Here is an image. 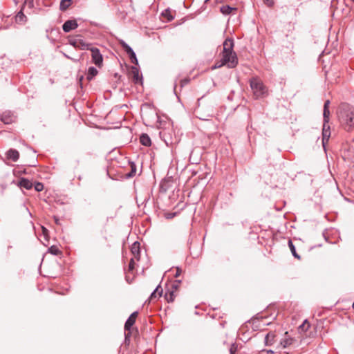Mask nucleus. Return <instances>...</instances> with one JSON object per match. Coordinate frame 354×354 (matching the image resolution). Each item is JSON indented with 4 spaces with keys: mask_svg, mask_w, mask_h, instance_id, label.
<instances>
[{
    "mask_svg": "<svg viewBox=\"0 0 354 354\" xmlns=\"http://www.w3.org/2000/svg\"><path fill=\"white\" fill-rule=\"evenodd\" d=\"M238 64L237 57L235 53H223V58L219 62H216L213 68H218L224 65L229 68H234Z\"/></svg>",
    "mask_w": 354,
    "mask_h": 354,
    "instance_id": "obj_1",
    "label": "nucleus"
},
{
    "mask_svg": "<svg viewBox=\"0 0 354 354\" xmlns=\"http://www.w3.org/2000/svg\"><path fill=\"white\" fill-rule=\"evenodd\" d=\"M339 120L345 130L351 131L354 127V109H350L347 111L342 113Z\"/></svg>",
    "mask_w": 354,
    "mask_h": 354,
    "instance_id": "obj_2",
    "label": "nucleus"
},
{
    "mask_svg": "<svg viewBox=\"0 0 354 354\" xmlns=\"http://www.w3.org/2000/svg\"><path fill=\"white\" fill-rule=\"evenodd\" d=\"M250 87L256 98L263 97L267 95V89L263 82L257 78H253L250 81Z\"/></svg>",
    "mask_w": 354,
    "mask_h": 354,
    "instance_id": "obj_3",
    "label": "nucleus"
},
{
    "mask_svg": "<svg viewBox=\"0 0 354 354\" xmlns=\"http://www.w3.org/2000/svg\"><path fill=\"white\" fill-rule=\"evenodd\" d=\"M91 57L93 62L98 67L102 66L103 57L100 50L97 48H91Z\"/></svg>",
    "mask_w": 354,
    "mask_h": 354,
    "instance_id": "obj_4",
    "label": "nucleus"
},
{
    "mask_svg": "<svg viewBox=\"0 0 354 354\" xmlns=\"http://www.w3.org/2000/svg\"><path fill=\"white\" fill-rule=\"evenodd\" d=\"M138 312H133L127 319L124 324V330L130 331L131 326L135 324L138 317ZM130 332L126 334V339L128 338Z\"/></svg>",
    "mask_w": 354,
    "mask_h": 354,
    "instance_id": "obj_5",
    "label": "nucleus"
},
{
    "mask_svg": "<svg viewBox=\"0 0 354 354\" xmlns=\"http://www.w3.org/2000/svg\"><path fill=\"white\" fill-rule=\"evenodd\" d=\"M68 44L73 46L74 48L85 49L87 44L84 43L80 39H74L68 36Z\"/></svg>",
    "mask_w": 354,
    "mask_h": 354,
    "instance_id": "obj_6",
    "label": "nucleus"
},
{
    "mask_svg": "<svg viewBox=\"0 0 354 354\" xmlns=\"http://www.w3.org/2000/svg\"><path fill=\"white\" fill-rule=\"evenodd\" d=\"M196 113L201 120H207L209 117L212 116L213 110L212 108H210L208 111V113L207 114H204L203 108L198 106L196 109Z\"/></svg>",
    "mask_w": 354,
    "mask_h": 354,
    "instance_id": "obj_7",
    "label": "nucleus"
},
{
    "mask_svg": "<svg viewBox=\"0 0 354 354\" xmlns=\"http://www.w3.org/2000/svg\"><path fill=\"white\" fill-rule=\"evenodd\" d=\"M330 136V127L327 124H324L322 131V144L324 147L328 142Z\"/></svg>",
    "mask_w": 354,
    "mask_h": 354,
    "instance_id": "obj_8",
    "label": "nucleus"
},
{
    "mask_svg": "<svg viewBox=\"0 0 354 354\" xmlns=\"http://www.w3.org/2000/svg\"><path fill=\"white\" fill-rule=\"evenodd\" d=\"M234 41L231 39H226L223 42V53H234L233 51Z\"/></svg>",
    "mask_w": 354,
    "mask_h": 354,
    "instance_id": "obj_9",
    "label": "nucleus"
},
{
    "mask_svg": "<svg viewBox=\"0 0 354 354\" xmlns=\"http://www.w3.org/2000/svg\"><path fill=\"white\" fill-rule=\"evenodd\" d=\"M237 8L236 7L230 6L228 5H223L220 8L221 12L224 15L234 14Z\"/></svg>",
    "mask_w": 354,
    "mask_h": 354,
    "instance_id": "obj_10",
    "label": "nucleus"
},
{
    "mask_svg": "<svg viewBox=\"0 0 354 354\" xmlns=\"http://www.w3.org/2000/svg\"><path fill=\"white\" fill-rule=\"evenodd\" d=\"M6 157L8 159L16 162L18 160L19 158V153L16 149H10L9 151H7Z\"/></svg>",
    "mask_w": 354,
    "mask_h": 354,
    "instance_id": "obj_11",
    "label": "nucleus"
},
{
    "mask_svg": "<svg viewBox=\"0 0 354 354\" xmlns=\"http://www.w3.org/2000/svg\"><path fill=\"white\" fill-rule=\"evenodd\" d=\"M1 120L5 124H10L15 121V117L10 112H5L1 115Z\"/></svg>",
    "mask_w": 354,
    "mask_h": 354,
    "instance_id": "obj_12",
    "label": "nucleus"
},
{
    "mask_svg": "<svg viewBox=\"0 0 354 354\" xmlns=\"http://www.w3.org/2000/svg\"><path fill=\"white\" fill-rule=\"evenodd\" d=\"M295 342V339L288 336V333L286 332L284 334V337L281 340V344L283 348H286L290 345L292 344Z\"/></svg>",
    "mask_w": 354,
    "mask_h": 354,
    "instance_id": "obj_13",
    "label": "nucleus"
},
{
    "mask_svg": "<svg viewBox=\"0 0 354 354\" xmlns=\"http://www.w3.org/2000/svg\"><path fill=\"white\" fill-rule=\"evenodd\" d=\"M18 185L20 187L24 188L27 190H29L32 187V183H31V181H30L28 179L24 178H22L20 179V180L19 181Z\"/></svg>",
    "mask_w": 354,
    "mask_h": 354,
    "instance_id": "obj_14",
    "label": "nucleus"
},
{
    "mask_svg": "<svg viewBox=\"0 0 354 354\" xmlns=\"http://www.w3.org/2000/svg\"><path fill=\"white\" fill-rule=\"evenodd\" d=\"M131 252L133 255V258L138 260L140 258V243L135 242L131 248Z\"/></svg>",
    "mask_w": 354,
    "mask_h": 354,
    "instance_id": "obj_15",
    "label": "nucleus"
},
{
    "mask_svg": "<svg viewBox=\"0 0 354 354\" xmlns=\"http://www.w3.org/2000/svg\"><path fill=\"white\" fill-rule=\"evenodd\" d=\"M140 141L144 146L149 147L151 145V142L149 136L146 133H142L140 137Z\"/></svg>",
    "mask_w": 354,
    "mask_h": 354,
    "instance_id": "obj_16",
    "label": "nucleus"
},
{
    "mask_svg": "<svg viewBox=\"0 0 354 354\" xmlns=\"http://www.w3.org/2000/svg\"><path fill=\"white\" fill-rule=\"evenodd\" d=\"M27 17L21 10L15 16V21L20 24H24L26 21Z\"/></svg>",
    "mask_w": 354,
    "mask_h": 354,
    "instance_id": "obj_17",
    "label": "nucleus"
},
{
    "mask_svg": "<svg viewBox=\"0 0 354 354\" xmlns=\"http://www.w3.org/2000/svg\"><path fill=\"white\" fill-rule=\"evenodd\" d=\"M98 73L97 70L95 67H89L88 70V73L86 75V77L88 80H92L95 76H96Z\"/></svg>",
    "mask_w": 354,
    "mask_h": 354,
    "instance_id": "obj_18",
    "label": "nucleus"
},
{
    "mask_svg": "<svg viewBox=\"0 0 354 354\" xmlns=\"http://www.w3.org/2000/svg\"><path fill=\"white\" fill-rule=\"evenodd\" d=\"M176 297L175 291L174 290H169L165 295V298L167 302H173Z\"/></svg>",
    "mask_w": 354,
    "mask_h": 354,
    "instance_id": "obj_19",
    "label": "nucleus"
},
{
    "mask_svg": "<svg viewBox=\"0 0 354 354\" xmlns=\"http://www.w3.org/2000/svg\"><path fill=\"white\" fill-rule=\"evenodd\" d=\"M162 292V288H160V286H158L157 288L153 290V292L150 295V299H153L157 298L158 297H160Z\"/></svg>",
    "mask_w": 354,
    "mask_h": 354,
    "instance_id": "obj_20",
    "label": "nucleus"
},
{
    "mask_svg": "<svg viewBox=\"0 0 354 354\" xmlns=\"http://www.w3.org/2000/svg\"><path fill=\"white\" fill-rule=\"evenodd\" d=\"M77 26H78V24L77 22V20H75V19L68 20V22H67L68 32H69L71 30H74V29L77 28Z\"/></svg>",
    "mask_w": 354,
    "mask_h": 354,
    "instance_id": "obj_21",
    "label": "nucleus"
},
{
    "mask_svg": "<svg viewBox=\"0 0 354 354\" xmlns=\"http://www.w3.org/2000/svg\"><path fill=\"white\" fill-rule=\"evenodd\" d=\"M274 337H275V335L274 333H268L265 337L266 344L271 345L274 341Z\"/></svg>",
    "mask_w": 354,
    "mask_h": 354,
    "instance_id": "obj_22",
    "label": "nucleus"
},
{
    "mask_svg": "<svg viewBox=\"0 0 354 354\" xmlns=\"http://www.w3.org/2000/svg\"><path fill=\"white\" fill-rule=\"evenodd\" d=\"M288 246H289V248H290V249L291 250V252H292V255L295 258H297L298 259H299L300 257L296 252L295 247V245H293V243H292V242L291 241H288Z\"/></svg>",
    "mask_w": 354,
    "mask_h": 354,
    "instance_id": "obj_23",
    "label": "nucleus"
},
{
    "mask_svg": "<svg viewBox=\"0 0 354 354\" xmlns=\"http://www.w3.org/2000/svg\"><path fill=\"white\" fill-rule=\"evenodd\" d=\"M41 232H42V236L44 237V239L45 241L48 242L49 240V234L48 230L44 226H41Z\"/></svg>",
    "mask_w": 354,
    "mask_h": 354,
    "instance_id": "obj_24",
    "label": "nucleus"
},
{
    "mask_svg": "<svg viewBox=\"0 0 354 354\" xmlns=\"http://www.w3.org/2000/svg\"><path fill=\"white\" fill-rule=\"evenodd\" d=\"M324 124H328L329 121L330 111L329 109H324Z\"/></svg>",
    "mask_w": 354,
    "mask_h": 354,
    "instance_id": "obj_25",
    "label": "nucleus"
},
{
    "mask_svg": "<svg viewBox=\"0 0 354 354\" xmlns=\"http://www.w3.org/2000/svg\"><path fill=\"white\" fill-rule=\"evenodd\" d=\"M131 73L133 75L134 80L138 81L139 79V71L136 66L131 67Z\"/></svg>",
    "mask_w": 354,
    "mask_h": 354,
    "instance_id": "obj_26",
    "label": "nucleus"
},
{
    "mask_svg": "<svg viewBox=\"0 0 354 354\" xmlns=\"http://www.w3.org/2000/svg\"><path fill=\"white\" fill-rule=\"evenodd\" d=\"M48 252L53 255H58L60 253L59 248L55 245L50 247L48 248Z\"/></svg>",
    "mask_w": 354,
    "mask_h": 354,
    "instance_id": "obj_27",
    "label": "nucleus"
},
{
    "mask_svg": "<svg viewBox=\"0 0 354 354\" xmlns=\"http://www.w3.org/2000/svg\"><path fill=\"white\" fill-rule=\"evenodd\" d=\"M310 327V324L307 320H305L304 323L299 326V329L302 331H306Z\"/></svg>",
    "mask_w": 354,
    "mask_h": 354,
    "instance_id": "obj_28",
    "label": "nucleus"
},
{
    "mask_svg": "<svg viewBox=\"0 0 354 354\" xmlns=\"http://www.w3.org/2000/svg\"><path fill=\"white\" fill-rule=\"evenodd\" d=\"M129 56V58L133 64H134L136 65L138 64V62L136 53L134 52H132V53L130 54Z\"/></svg>",
    "mask_w": 354,
    "mask_h": 354,
    "instance_id": "obj_29",
    "label": "nucleus"
},
{
    "mask_svg": "<svg viewBox=\"0 0 354 354\" xmlns=\"http://www.w3.org/2000/svg\"><path fill=\"white\" fill-rule=\"evenodd\" d=\"M136 172V167L135 165H131V171L127 174V178H131L135 176Z\"/></svg>",
    "mask_w": 354,
    "mask_h": 354,
    "instance_id": "obj_30",
    "label": "nucleus"
},
{
    "mask_svg": "<svg viewBox=\"0 0 354 354\" xmlns=\"http://www.w3.org/2000/svg\"><path fill=\"white\" fill-rule=\"evenodd\" d=\"M34 187L37 192H41L44 189V185L38 182L35 184Z\"/></svg>",
    "mask_w": 354,
    "mask_h": 354,
    "instance_id": "obj_31",
    "label": "nucleus"
},
{
    "mask_svg": "<svg viewBox=\"0 0 354 354\" xmlns=\"http://www.w3.org/2000/svg\"><path fill=\"white\" fill-rule=\"evenodd\" d=\"M238 351V345L236 344H232L230 348V353L235 354V353Z\"/></svg>",
    "mask_w": 354,
    "mask_h": 354,
    "instance_id": "obj_32",
    "label": "nucleus"
},
{
    "mask_svg": "<svg viewBox=\"0 0 354 354\" xmlns=\"http://www.w3.org/2000/svg\"><path fill=\"white\" fill-rule=\"evenodd\" d=\"M180 283V281H175L171 285L172 290L176 291L179 287Z\"/></svg>",
    "mask_w": 354,
    "mask_h": 354,
    "instance_id": "obj_33",
    "label": "nucleus"
},
{
    "mask_svg": "<svg viewBox=\"0 0 354 354\" xmlns=\"http://www.w3.org/2000/svg\"><path fill=\"white\" fill-rule=\"evenodd\" d=\"M60 10L62 11L66 10V0H62L60 2Z\"/></svg>",
    "mask_w": 354,
    "mask_h": 354,
    "instance_id": "obj_34",
    "label": "nucleus"
},
{
    "mask_svg": "<svg viewBox=\"0 0 354 354\" xmlns=\"http://www.w3.org/2000/svg\"><path fill=\"white\" fill-rule=\"evenodd\" d=\"M263 3L268 7H272L274 4V0H263Z\"/></svg>",
    "mask_w": 354,
    "mask_h": 354,
    "instance_id": "obj_35",
    "label": "nucleus"
},
{
    "mask_svg": "<svg viewBox=\"0 0 354 354\" xmlns=\"http://www.w3.org/2000/svg\"><path fill=\"white\" fill-rule=\"evenodd\" d=\"M134 269V258H131L129 264V270L131 271Z\"/></svg>",
    "mask_w": 354,
    "mask_h": 354,
    "instance_id": "obj_36",
    "label": "nucleus"
},
{
    "mask_svg": "<svg viewBox=\"0 0 354 354\" xmlns=\"http://www.w3.org/2000/svg\"><path fill=\"white\" fill-rule=\"evenodd\" d=\"M126 53L129 55L132 53V52H134L133 49L128 45L127 46H125V48H124Z\"/></svg>",
    "mask_w": 354,
    "mask_h": 354,
    "instance_id": "obj_37",
    "label": "nucleus"
},
{
    "mask_svg": "<svg viewBox=\"0 0 354 354\" xmlns=\"http://www.w3.org/2000/svg\"><path fill=\"white\" fill-rule=\"evenodd\" d=\"M274 352L271 350H263L261 352V354H273Z\"/></svg>",
    "mask_w": 354,
    "mask_h": 354,
    "instance_id": "obj_38",
    "label": "nucleus"
},
{
    "mask_svg": "<svg viewBox=\"0 0 354 354\" xmlns=\"http://www.w3.org/2000/svg\"><path fill=\"white\" fill-rule=\"evenodd\" d=\"M330 100H326L324 105V109H329Z\"/></svg>",
    "mask_w": 354,
    "mask_h": 354,
    "instance_id": "obj_39",
    "label": "nucleus"
},
{
    "mask_svg": "<svg viewBox=\"0 0 354 354\" xmlns=\"http://www.w3.org/2000/svg\"><path fill=\"white\" fill-rule=\"evenodd\" d=\"M180 273H181V270H180V268H176V274H175V277H179V276H180Z\"/></svg>",
    "mask_w": 354,
    "mask_h": 354,
    "instance_id": "obj_40",
    "label": "nucleus"
},
{
    "mask_svg": "<svg viewBox=\"0 0 354 354\" xmlns=\"http://www.w3.org/2000/svg\"><path fill=\"white\" fill-rule=\"evenodd\" d=\"M58 33V30L57 29H53L50 32V37L53 38V35Z\"/></svg>",
    "mask_w": 354,
    "mask_h": 354,
    "instance_id": "obj_41",
    "label": "nucleus"
},
{
    "mask_svg": "<svg viewBox=\"0 0 354 354\" xmlns=\"http://www.w3.org/2000/svg\"><path fill=\"white\" fill-rule=\"evenodd\" d=\"M54 220H55V222L57 225H60L61 224L60 222H59V219L56 216H54Z\"/></svg>",
    "mask_w": 354,
    "mask_h": 354,
    "instance_id": "obj_42",
    "label": "nucleus"
},
{
    "mask_svg": "<svg viewBox=\"0 0 354 354\" xmlns=\"http://www.w3.org/2000/svg\"><path fill=\"white\" fill-rule=\"evenodd\" d=\"M62 29L64 32H66V21H65L62 25Z\"/></svg>",
    "mask_w": 354,
    "mask_h": 354,
    "instance_id": "obj_43",
    "label": "nucleus"
},
{
    "mask_svg": "<svg viewBox=\"0 0 354 354\" xmlns=\"http://www.w3.org/2000/svg\"><path fill=\"white\" fill-rule=\"evenodd\" d=\"M120 44L122 45V46L123 47V48H125V46H128V44H126V43H125L124 41H122L120 42Z\"/></svg>",
    "mask_w": 354,
    "mask_h": 354,
    "instance_id": "obj_44",
    "label": "nucleus"
},
{
    "mask_svg": "<svg viewBox=\"0 0 354 354\" xmlns=\"http://www.w3.org/2000/svg\"><path fill=\"white\" fill-rule=\"evenodd\" d=\"M120 44L122 45V46L123 47V48H125V46H128V44H126V43H125L124 41H122L120 42Z\"/></svg>",
    "mask_w": 354,
    "mask_h": 354,
    "instance_id": "obj_45",
    "label": "nucleus"
},
{
    "mask_svg": "<svg viewBox=\"0 0 354 354\" xmlns=\"http://www.w3.org/2000/svg\"><path fill=\"white\" fill-rule=\"evenodd\" d=\"M68 1V8L72 4L73 1L72 0H67Z\"/></svg>",
    "mask_w": 354,
    "mask_h": 354,
    "instance_id": "obj_46",
    "label": "nucleus"
},
{
    "mask_svg": "<svg viewBox=\"0 0 354 354\" xmlns=\"http://www.w3.org/2000/svg\"><path fill=\"white\" fill-rule=\"evenodd\" d=\"M216 2L217 3H223V2H224V0H216Z\"/></svg>",
    "mask_w": 354,
    "mask_h": 354,
    "instance_id": "obj_47",
    "label": "nucleus"
},
{
    "mask_svg": "<svg viewBox=\"0 0 354 354\" xmlns=\"http://www.w3.org/2000/svg\"><path fill=\"white\" fill-rule=\"evenodd\" d=\"M183 82H185V83H187V82H188V80H183Z\"/></svg>",
    "mask_w": 354,
    "mask_h": 354,
    "instance_id": "obj_48",
    "label": "nucleus"
},
{
    "mask_svg": "<svg viewBox=\"0 0 354 354\" xmlns=\"http://www.w3.org/2000/svg\"><path fill=\"white\" fill-rule=\"evenodd\" d=\"M60 52L63 53L64 56H66V55L64 53H63V52H62V51H61V50H60Z\"/></svg>",
    "mask_w": 354,
    "mask_h": 354,
    "instance_id": "obj_49",
    "label": "nucleus"
},
{
    "mask_svg": "<svg viewBox=\"0 0 354 354\" xmlns=\"http://www.w3.org/2000/svg\"><path fill=\"white\" fill-rule=\"evenodd\" d=\"M353 309H354V303L353 304Z\"/></svg>",
    "mask_w": 354,
    "mask_h": 354,
    "instance_id": "obj_50",
    "label": "nucleus"
},
{
    "mask_svg": "<svg viewBox=\"0 0 354 354\" xmlns=\"http://www.w3.org/2000/svg\"><path fill=\"white\" fill-rule=\"evenodd\" d=\"M353 1L354 2V0H353Z\"/></svg>",
    "mask_w": 354,
    "mask_h": 354,
    "instance_id": "obj_51",
    "label": "nucleus"
}]
</instances>
